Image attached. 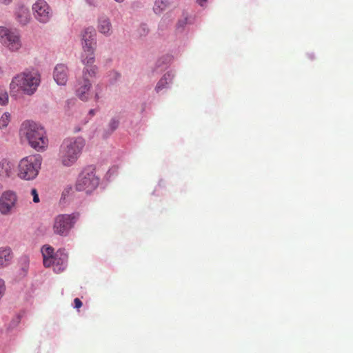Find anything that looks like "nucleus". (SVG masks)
I'll list each match as a JSON object with an SVG mask.
<instances>
[{
  "instance_id": "1",
  "label": "nucleus",
  "mask_w": 353,
  "mask_h": 353,
  "mask_svg": "<svg viewBox=\"0 0 353 353\" xmlns=\"http://www.w3.org/2000/svg\"><path fill=\"white\" fill-rule=\"evenodd\" d=\"M19 135L21 139H26L29 145L37 151L43 150L48 145L44 129L32 121H25L22 123Z\"/></svg>"
},
{
  "instance_id": "2",
  "label": "nucleus",
  "mask_w": 353,
  "mask_h": 353,
  "mask_svg": "<svg viewBox=\"0 0 353 353\" xmlns=\"http://www.w3.org/2000/svg\"><path fill=\"white\" fill-rule=\"evenodd\" d=\"M85 146L82 137H72L65 139L60 146L59 160L65 167L74 165L79 158Z\"/></svg>"
},
{
  "instance_id": "3",
  "label": "nucleus",
  "mask_w": 353,
  "mask_h": 353,
  "mask_svg": "<svg viewBox=\"0 0 353 353\" xmlns=\"http://www.w3.org/2000/svg\"><path fill=\"white\" fill-rule=\"evenodd\" d=\"M41 82L40 74L36 71H25L15 75L10 83L11 92L22 91L28 95L33 94Z\"/></svg>"
},
{
  "instance_id": "4",
  "label": "nucleus",
  "mask_w": 353,
  "mask_h": 353,
  "mask_svg": "<svg viewBox=\"0 0 353 353\" xmlns=\"http://www.w3.org/2000/svg\"><path fill=\"white\" fill-rule=\"evenodd\" d=\"M42 163L39 154L30 155L21 159L18 165L17 175L26 181L34 179L39 174Z\"/></svg>"
},
{
  "instance_id": "5",
  "label": "nucleus",
  "mask_w": 353,
  "mask_h": 353,
  "mask_svg": "<svg viewBox=\"0 0 353 353\" xmlns=\"http://www.w3.org/2000/svg\"><path fill=\"white\" fill-rule=\"evenodd\" d=\"M96 32L93 27H88L81 32V45L83 53L81 61L84 65H94L95 61L94 50L96 48Z\"/></svg>"
},
{
  "instance_id": "6",
  "label": "nucleus",
  "mask_w": 353,
  "mask_h": 353,
  "mask_svg": "<svg viewBox=\"0 0 353 353\" xmlns=\"http://www.w3.org/2000/svg\"><path fill=\"white\" fill-rule=\"evenodd\" d=\"M97 72L98 67L97 65H84L82 77L78 80L76 86V94L81 100L86 101L90 98L92 87L90 79L95 77Z\"/></svg>"
},
{
  "instance_id": "7",
  "label": "nucleus",
  "mask_w": 353,
  "mask_h": 353,
  "mask_svg": "<svg viewBox=\"0 0 353 353\" xmlns=\"http://www.w3.org/2000/svg\"><path fill=\"white\" fill-rule=\"evenodd\" d=\"M99 183V179L96 176L94 168L88 166L79 174L75 184V188L78 191L90 192L96 189Z\"/></svg>"
},
{
  "instance_id": "8",
  "label": "nucleus",
  "mask_w": 353,
  "mask_h": 353,
  "mask_svg": "<svg viewBox=\"0 0 353 353\" xmlns=\"http://www.w3.org/2000/svg\"><path fill=\"white\" fill-rule=\"evenodd\" d=\"M78 213L71 214H59L54 218L53 223V232L60 236L68 235L69 231L74 227L79 219Z\"/></svg>"
},
{
  "instance_id": "9",
  "label": "nucleus",
  "mask_w": 353,
  "mask_h": 353,
  "mask_svg": "<svg viewBox=\"0 0 353 353\" xmlns=\"http://www.w3.org/2000/svg\"><path fill=\"white\" fill-rule=\"evenodd\" d=\"M0 43L12 52L19 50L22 45L19 32L4 26H0Z\"/></svg>"
},
{
  "instance_id": "10",
  "label": "nucleus",
  "mask_w": 353,
  "mask_h": 353,
  "mask_svg": "<svg viewBox=\"0 0 353 353\" xmlns=\"http://www.w3.org/2000/svg\"><path fill=\"white\" fill-rule=\"evenodd\" d=\"M34 18L40 23H48L52 15V9L45 0H37L32 6Z\"/></svg>"
},
{
  "instance_id": "11",
  "label": "nucleus",
  "mask_w": 353,
  "mask_h": 353,
  "mask_svg": "<svg viewBox=\"0 0 353 353\" xmlns=\"http://www.w3.org/2000/svg\"><path fill=\"white\" fill-rule=\"evenodd\" d=\"M17 194L11 190L4 192L0 197V212L7 215L10 214L16 207Z\"/></svg>"
},
{
  "instance_id": "12",
  "label": "nucleus",
  "mask_w": 353,
  "mask_h": 353,
  "mask_svg": "<svg viewBox=\"0 0 353 353\" xmlns=\"http://www.w3.org/2000/svg\"><path fill=\"white\" fill-rule=\"evenodd\" d=\"M51 262L54 272L60 273L67 267L68 255L63 251L58 250Z\"/></svg>"
},
{
  "instance_id": "13",
  "label": "nucleus",
  "mask_w": 353,
  "mask_h": 353,
  "mask_svg": "<svg viewBox=\"0 0 353 353\" xmlns=\"http://www.w3.org/2000/svg\"><path fill=\"white\" fill-rule=\"evenodd\" d=\"M54 79L59 85H64L68 81V68L64 64H57L53 74Z\"/></svg>"
},
{
  "instance_id": "14",
  "label": "nucleus",
  "mask_w": 353,
  "mask_h": 353,
  "mask_svg": "<svg viewBox=\"0 0 353 353\" xmlns=\"http://www.w3.org/2000/svg\"><path fill=\"white\" fill-rule=\"evenodd\" d=\"M98 31L106 37L112 34V26L110 20L107 17H101L98 20Z\"/></svg>"
},
{
  "instance_id": "15",
  "label": "nucleus",
  "mask_w": 353,
  "mask_h": 353,
  "mask_svg": "<svg viewBox=\"0 0 353 353\" xmlns=\"http://www.w3.org/2000/svg\"><path fill=\"white\" fill-rule=\"evenodd\" d=\"M41 253L43 256V265L46 268H50L52 265V259L55 253L54 248L50 245H43L41 248Z\"/></svg>"
},
{
  "instance_id": "16",
  "label": "nucleus",
  "mask_w": 353,
  "mask_h": 353,
  "mask_svg": "<svg viewBox=\"0 0 353 353\" xmlns=\"http://www.w3.org/2000/svg\"><path fill=\"white\" fill-rule=\"evenodd\" d=\"M14 165L7 159H3L0 161V176L2 177H9L12 174Z\"/></svg>"
},
{
  "instance_id": "17",
  "label": "nucleus",
  "mask_w": 353,
  "mask_h": 353,
  "mask_svg": "<svg viewBox=\"0 0 353 353\" xmlns=\"http://www.w3.org/2000/svg\"><path fill=\"white\" fill-rule=\"evenodd\" d=\"M16 19L22 25H26L30 19L28 8L21 6L16 12Z\"/></svg>"
},
{
  "instance_id": "18",
  "label": "nucleus",
  "mask_w": 353,
  "mask_h": 353,
  "mask_svg": "<svg viewBox=\"0 0 353 353\" xmlns=\"http://www.w3.org/2000/svg\"><path fill=\"white\" fill-rule=\"evenodd\" d=\"M12 258V251L9 248H0V268L6 267Z\"/></svg>"
},
{
  "instance_id": "19",
  "label": "nucleus",
  "mask_w": 353,
  "mask_h": 353,
  "mask_svg": "<svg viewBox=\"0 0 353 353\" xmlns=\"http://www.w3.org/2000/svg\"><path fill=\"white\" fill-rule=\"evenodd\" d=\"M173 78V75L170 72H167L163 77L159 81L157 86V92H159L166 87V85L171 82Z\"/></svg>"
},
{
  "instance_id": "20",
  "label": "nucleus",
  "mask_w": 353,
  "mask_h": 353,
  "mask_svg": "<svg viewBox=\"0 0 353 353\" xmlns=\"http://www.w3.org/2000/svg\"><path fill=\"white\" fill-rule=\"evenodd\" d=\"M169 4L170 0H156L153 7L154 12L157 14H160L166 10Z\"/></svg>"
},
{
  "instance_id": "21",
  "label": "nucleus",
  "mask_w": 353,
  "mask_h": 353,
  "mask_svg": "<svg viewBox=\"0 0 353 353\" xmlns=\"http://www.w3.org/2000/svg\"><path fill=\"white\" fill-rule=\"evenodd\" d=\"M10 121V114L8 112L4 113L0 119V128H5Z\"/></svg>"
},
{
  "instance_id": "22",
  "label": "nucleus",
  "mask_w": 353,
  "mask_h": 353,
  "mask_svg": "<svg viewBox=\"0 0 353 353\" xmlns=\"http://www.w3.org/2000/svg\"><path fill=\"white\" fill-rule=\"evenodd\" d=\"M119 120L116 119H112L110 123H109V127L110 128V131L111 132H112L113 131H114L119 126Z\"/></svg>"
},
{
  "instance_id": "23",
  "label": "nucleus",
  "mask_w": 353,
  "mask_h": 353,
  "mask_svg": "<svg viewBox=\"0 0 353 353\" xmlns=\"http://www.w3.org/2000/svg\"><path fill=\"white\" fill-rule=\"evenodd\" d=\"M30 194L32 196L33 201L34 203H39V194H38L37 189L36 188H32L31 190Z\"/></svg>"
},
{
  "instance_id": "24",
  "label": "nucleus",
  "mask_w": 353,
  "mask_h": 353,
  "mask_svg": "<svg viewBox=\"0 0 353 353\" xmlns=\"http://www.w3.org/2000/svg\"><path fill=\"white\" fill-rule=\"evenodd\" d=\"M8 102V96L7 93H4L0 95V104L4 105Z\"/></svg>"
},
{
  "instance_id": "25",
  "label": "nucleus",
  "mask_w": 353,
  "mask_h": 353,
  "mask_svg": "<svg viewBox=\"0 0 353 353\" xmlns=\"http://www.w3.org/2000/svg\"><path fill=\"white\" fill-rule=\"evenodd\" d=\"M74 307L79 309L82 306V302L79 298H76L74 300Z\"/></svg>"
},
{
  "instance_id": "26",
  "label": "nucleus",
  "mask_w": 353,
  "mask_h": 353,
  "mask_svg": "<svg viewBox=\"0 0 353 353\" xmlns=\"http://www.w3.org/2000/svg\"><path fill=\"white\" fill-rule=\"evenodd\" d=\"M187 23V18H185L183 20L179 21L177 26L178 27H183Z\"/></svg>"
},
{
  "instance_id": "27",
  "label": "nucleus",
  "mask_w": 353,
  "mask_h": 353,
  "mask_svg": "<svg viewBox=\"0 0 353 353\" xmlns=\"http://www.w3.org/2000/svg\"><path fill=\"white\" fill-rule=\"evenodd\" d=\"M0 1L3 4L8 5V4H10L12 1V0H0Z\"/></svg>"
},
{
  "instance_id": "28",
  "label": "nucleus",
  "mask_w": 353,
  "mask_h": 353,
  "mask_svg": "<svg viewBox=\"0 0 353 353\" xmlns=\"http://www.w3.org/2000/svg\"><path fill=\"white\" fill-rule=\"evenodd\" d=\"M208 0H196V2L201 6H203L204 3H205Z\"/></svg>"
},
{
  "instance_id": "29",
  "label": "nucleus",
  "mask_w": 353,
  "mask_h": 353,
  "mask_svg": "<svg viewBox=\"0 0 353 353\" xmlns=\"http://www.w3.org/2000/svg\"><path fill=\"white\" fill-rule=\"evenodd\" d=\"M111 73L114 75V78L115 80L120 76L119 73L114 71H112Z\"/></svg>"
},
{
  "instance_id": "30",
  "label": "nucleus",
  "mask_w": 353,
  "mask_h": 353,
  "mask_svg": "<svg viewBox=\"0 0 353 353\" xmlns=\"http://www.w3.org/2000/svg\"><path fill=\"white\" fill-rule=\"evenodd\" d=\"M142 29H143V31L144 33H148V29L145 27V26H143L142 27Z\"/></svg>"
},
{
  "instance_id": "31",
  "label": "nucleus",
  "mask_w": 353,
  "mask_h": 353,
  "mask_svg": "<svg viewBox=\"0 0 353 353\" xmlns=\"http://www.w3.org/2000/svg\"><path fill=\"white\" fill-rule=\"evenodd\" d=\"M89 114H91L92 116L94 114V110H90V112H89Z\"/></svg>"
},
{
  "instance_id": "32",
  "label": "nucleus",
  "mask_w": 353,
  "mask_h": 353,
  "mask_svg": "<svg viewBox=\"0 0 353 353\" xmlns=\"http://www.w3.org/2000/svg\"><path fill=\"white\" fill-rule=\"evenodd\" d=\"M99 98V94L97 93L95 94V99L96 100H98Z\"/></svg>"
},
{
  "instance_id": "33",
  "label": "nucleus",
  "mask_w": 353,
  "mask_h": 353,
  "mask_svg": "<svg viewBox=\"0 0 353 353\" xmlns=\"http://www.w3.org/2000/svg\"><path fill=\"white\" fill-rule=\"evenodd\" d=\"M19 321H20L19 317H17V321H16V324L19 323Z\"/></svg>"
}]
</instances>
